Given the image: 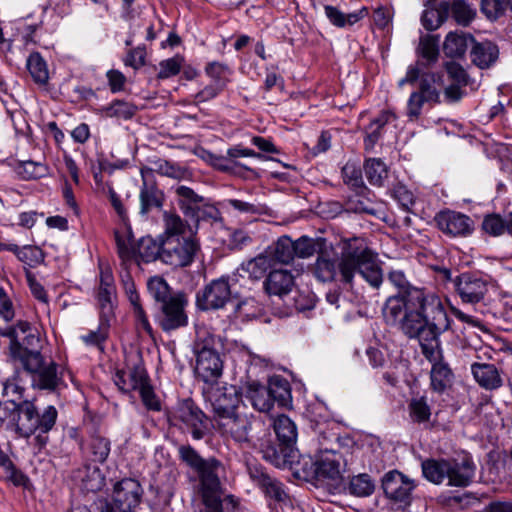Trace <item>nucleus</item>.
I'll list each match as a JSON object with an SVG mask.
<instances>
[{
	"label": "nucleus",
	"mask_w": 512,
	"mask_h": 512,
	"mask_svg": "<svg viewBox=\"0 0 512 512\" xmlns=\"http://www.w3.org/2000/svg\"><path fill=\"white\" fill-rule=\"evenodd\" d=\"M410 303L416 308L406 311L398 326L407 337L418 340L427 360H435L439 356V337L450 327L444 304L437 294L425 290H414Z\"/></svg>",
	"instance_id": "f257e3e1"
},
{
	"label": "nucleus",
	"mask_w": 512,
	"mask_h": 512,
	"mask_svg": "<svg viewBox=\"0 0 512 512\" xmlns=\"http://www.w3.org/2000/svg\"><path fill=\"white\" fill-rule=\"evenodd\" d=\"M312 275L319 282H332L337 274L340 280L352 285L356 274H359L373 288H379L383 281L382 270L377 263L375 254L365 240L353 237L342 241L338 263L328 255H318L310 267Z\"/></svg>",
	"instance_id": "f03ea898"
},
{
	"label": "nucleus",
	"mask_w": 512,
	"mask_h": 512,
	"mask_svg": "<svg viewBox=\"0 0 512 512\" xmlns=\"http://www.w3.org/2000/svg\"><path fill=\"white\" fill-rule=\"evenodd\" d=\"M178 457L193 469L199 479L198 492L206 507V512H223V501L236 507L237 500L233 495L223 498L224 491L220 474L224 472L223 464L215 457L204 459L191 445H180Z\"/></svg>",
	"instance_id": "7ed1b4c3"
},
{
	"label": "nucleus",
	"mask_w": 512,
	"mask_h": 512,
	"mask_svg": "<svg viewBox=\"0 0 512 512\" xmlns=\"http://www.w3.org/2000/svg\"><path fill=\"white\" fill-rule=\"evenodd\" d=\"M9 337V361L14 365H20L26 372L39 370L43 364V356L40 352L37 330L28 322L19 321L12 327Z\"/></svg>",
	"instance_id": "20e7f679"
},
{
	"label": "nucleus",
	"mask_w": 512,
	"mask_h": 512,
	"mask_svg": "<svg viewBox=\"0 0 512 512\" xmlns=\"http://www.w3.org/2000/svg\"><path fill=\"white\" fill-rule=\"evenodd\" d=\"M57 416V409L52 405L44 408L42 412H38L33 402L24 401L17 409L12 410L11 417L19 436L28 438L38 432L36 440L41 445H45L48 438L44 434L54 427Z\"/></svg>",
	"instance_id": "39448f33"
},
{
	"label": "nucleus",
	"mask_w": 512,
	"mask_h": 512,
	"mask_svg": "<svg viewBox=\"0 0 512 512\" xmlns=\"http://www.w3.org/2000/svg\"><path fill=\"white\" fill-rule=\"evenodd\" d=\"M219 340L205 327L196 331L194 351L196 353V374L206 383L216 382L222 375L223 361L218 352Z\"/></svg>",
	"instance_id": "423d86ee"
},
{
	"label": "nucleus",
	"mask_w": 512,
	"mask_h": 512,
	"mask_svg": "<svg viewBox=\"0 0 512 512\" xmlns=\"http://www.w3.org/2000/svg\"><path fill=\"white\" fill-rule=\"evenodd\" d=\"M115 242L121 266L125 270L129 269L133 264L140 265L142 262L150 263L156 259L161 260L162 243H157L150 236L142 237L137 244H134L129 231H117L115 232Z\"/></svg>",
	"instance_id": "0eeeda50"
},
{
	"label": "nucleus",
	"mask_w": 512,
	"mask_h": 512,
	"mask_svg": "<svg viewBox=\"0 0 512 512\" xmlns=\"http://www.w3.org/2000/svg\"><path fill=\"white\" fill-rule=\"evenodd\" d=\"M199 248L198 242L191 236L165 237L162 240L161 261L176 268L189 266Z\"/></svg>",
	"instance_id": "6e6552de"
},
{
	"label": "nucleus",
	"mask_w": 512,
	"mask_h": 512,
	"mask_svg": "<svg viewBox=\"0 0 512 512\" xmlns=\"http://www.w3.org/2000/svg\"><path fill=\"white\" fill-rule=\"evenodd\" d=\"M418 60L409 65L406 74L398 82L401 88L405 84H414L420 77L421 71L430 68L439 58V38L433 35H422L416 48Z\"/></svg>",
	"instance_id": "1a4fd4ad"
},
{
	"label": "nucleus",
	"mask_w": 512,
	"mask_h": 512,
	"mask_svg": "<svg viewBox=\"0 0 512 512\" xmlns=\"http://www.w3.org/2000/svg\"><path fill=\"white\" fill-rule=\"evenodd\" d=\"M172 421L181 423L190 431L193 439H202L207 432V417L191 399L178 403L172 415Z\"/></svg>",
	"instance_id": "9d476101"
},
{
	"label": "nucleus",
	"mask_w": 512,
	"mask_h": 512,
	"mask_svg": "<svg viewBox=\"0 0 512 512\" xmlns=\"http://www.w3.org/2000/svg\"><path fill=\"white\" fill-rule=\"evenodd\" d=\"M231 299L229 277L222 276L212 280L196 294V306L202 311L218 310L225 307Z\"/></svg>",
	"instance_id": "9b49d317"
},
{
	"label": "nucleus",
	"mask_w": 512,
	"mask_h": 512,
	"mask_svg": "<svg viewBox=\"0 0 512 512\" xmlns=\"http://www.w3.org/2000/svg\"><path fill=\"white\" fill-rule=\"evenodd\" d=\"M187 304L183 293H175L170 301L160 305L156 321L163 331L171 332L188 325Z\"/></svg>",
	"instance_id": "f8f14e48"
},
{
	"label": "nucleus",
	"mask_w": 512,
	"mask_h": 512,
	"mask_svg": "<svg viewBox=\"0 0 512 512\" xmlns=\"http://www.w3.org/2000/svg\"><path fill=\"white\" fill-rule=\"evenodd\" d=\"M453 285L463 303L477 304L484 300L489 291L488 279L471 272H464L455 277Z\"/></svg>",
	"instance_id": "ddd939ff"
},
{
	"label": "nucleus",
	"mask_w": 512,
	"mask_h": 512,
	"mask_svg": "<svg viewBox=\"0 0 512 512\" xmlns=\"http://www.w3.org/2000/svg\"><path fill=\"white\" fill-rule=\"evenodd\" d=\"M248 473L253 483L264 493L265 497L269 500V505L285 504L288 502L289 497L284 490V485L279 480L271 477L259 465H249Z\"/></svg>",
	"instance_id": "4468645a"
},
{
	"label": "nucleus",
	"mask_w": 512,
	"mask_h": 512,
	"mask_svg": "<svg viewBox=\"0 0 512 512\" xmlns=\"http://www.w3.org/2000/svg\"><path fill=\"white\" fill-rule=\"evenodd\" d=\"M438 229L450 237H466L473 232V220L460 212L445 210L434 217Z\"/></svg>",
	"instance_id": "2eb2a0df"
},
{
	"label": "nucleus",
	"mask_w": 512,
	"mask_h": 512,
	"mask_svg": "<svg viewBox=\"0 0 512 512\" xmlns=\"http://www.w3.org/2000/svg\"><path fill=\"white\" fill-rule=\"evenodd\" d=\"M143 488L134 478H124L113 486L112 500L122 512L135 508L140 504Z\"/></svg>",
	"instance_id": "dca6fc26"
},
{
	"label": "nucleus",
	"mask_w": 512,
	"mask_h": 512,
	"mask_svg": "<svg viewBox=\"0 0 512 512\" xmlns=\"http://www.w3.org/2000/svg\"><path fill=\"white\" fill-rule=\"evenodd\" d=\"M216 425L223 436L230 437L239 443L249 441L251 421L244 414L236 412L224 416L216 421Z\"/></svg>",
	"instance_id": "f3484780"
},
{
	"label": "nucleus",
	"mask_w": 512,
	"mask_h": 512,
	"mask_svg": "<svg viewBox=\"0 0 512 512\" xmlns=\"http://www.w3.org/2000/svg\"><path fill=\"white\" fill-rule=\"evenodd\" d=\"M215 421L238 412L239 398L234 387H217L208 393Z\"/></svg>",
	"instance_id": "a211bd4d"
},
{
	"label": "nucleus",
	"mask_w": 512,
	"mask_h": 512,
	"mask_svg": "<svg viewBox=\"0 0 512 512\" xmlns=\"http://www.w3.org/2000/svg\"><path fill=\"white\" fill-rule=\"evenodd\" d=\"M342 455L333 450L321 451L315 461V476L319 481L336 482L341 478Z\"/></svg>",
	"instance_id": "6ab92c4d"
},
{
	"label": "nucleus",
	"mask_w": 512,
	"mask_h": 512,
	"mask_svg": "<svg viewBox=\"0 0 512 512\" xmlns=\"http://www.w3.org/2000/svg\"><path fill=\"white\" fill-rule=\"evenodd\" d=\"M382 488L388 498L403 502L409 499L414 484L402 473L390 471L383 477Z\"/></svg>",
	"instance_id": "aec40b11"
},
{
	"label": "nucleus",
	"mask_w": 512,
	"mask_h": 512,
	"mask_svg": "<svg viewBox=\"0 0 512 512\" xmlns=\"http://www.w3.org/2000/svg\"><path fill=\"white\" fill-rule=\"evenodd\" d=\"M447 476L448 485L455 487L468 486L475 474V464L472 460L465 458L461 462L448 460Z\"/></svg>",
	"instance_id": "412c9836"
},
{
	"label": "nucleus",
	"mask_w": 512,
	"mask_h": 512,
	"mask_svg": "<svg viewBox=\"0 0 512 512\" xmlns=\"http://www.w3.org/2000/svg\"><path fill=\"white\" fill-rule=\"evenodd\" d=\"M152 169H142L141 176L143 185L140 189V213L146 215L151 209L162 206L163 195L161 191L152 182L148 181V176Z\"/></svg>",
	"instance_id": "4be33fe9"
},
{
	"label": "nucleus",
	"mask_w": 512,
	"mask_h": 512,
	"mask_svg": "<svg viewBox=\"0 0 512 512\" xmlns=\"http://www.w3.org/2000/svg\"><path fill=\"white\" fill-rule=\"evenodd\" d=\"M294 276L288 270L275 269L270 271L264 281V289L269 295L283 297L292 291Z\"/></svg>",
	"instance_id": "5701e85b"
},
{
	"label": "nucleus",
	"mask_w": 512,
	"mask_h": 512,
	"mask_svg": "<svg viewBox=\"0 0 512 512\" xmlns=\"http://www.w3.org/2000/svg\"><path fill=\"white\" fill-rule=\"evenodd\" d=\"M471 372L476 382L486 390H496L503 385L501 374L494 364L473 363Z\"/></svg>",
	"instance_id": "b1692460"
},
{
	"label": "nucleus",
	"mask_w": 512,
	"mask_h": 512,
	"mask_svg": "<svg viewBox=\"0 0 512 512\" xmlns=\"http://www.w3.org/2000/svg\"><path fill=\"white\" fill-rule=\"evenodd\" d=\"M148 380L146 369L141 365H135L127 372L117 371L114 378L115 384L124 392L139 390Z\"/></svg>",
	"instance_id": "393cba45"
},
{
	"label": "nucleus",
	"mask_w": 512,
	"mask_h": 512,
	"mask_svg": "<svg viewBox=\"0 0 512 512\" xmlns=\"http://www.w3.org/2000/svg\"><path fill=\"white\" fill-rule=\"evenodd\" d=\"M244 397L251 403L254 409L260 412H268L271 409V399L268 387L258 381H248L242 388Z\"/></svg>",
	"instance_id": "a878e982"
},
{
	"label": "nucleus",
	"mask_w": 512,
	"mask_h": 512,
	"mask_svg": "<svg viewBox=\"0 0 512 512\" xmlns=\"http://www.w3.org/2000/svg\"><path fill=\"white\" fill-rule=\"evenodd\" d=\"M24 388L20 384V373L15 371L13 376L3 382L2 396L5 398L2 407L9 408V418L12 416V410L17 409L23 400Z\"/></svg>",
	"instance_id": "bb28decb"
},
{
	"label": "nucleus",
	"mask_w": 512,
	"mask_h": 512,
	"mask_svg": "<svg viewBox=\"0 0 512 512\" xmlns=\"http://www.w3.org/2000/svg\"><path fill=\"white\" fill-rule=\"evenodd\" d=\"M409 300V297L404 295H395L387 299L383 314L389 324L398 325L406 311L416 308V304H411Z\"/></svg>",
	"instance_id": "cd10ccee"
},
{
	"label": "nucleus",
	"mask_w": 512,
	"mask_h": 512,
	"mask_svg": "<svg viewBox=\"0 0 512 512\" xmlns=\"http://www.w3.org/2000/svg\"><path fill=\"white\" fill-rule=\"evenodd\" d=\"M498 47L490 42H475L471 48V61L481 69L489 68L498 59Z\"/></svg>",
	"instance_id": "c85d7f7f"
},
{
	"label": "nucleus",
	"mask_w": 512,
	"mask_h": 512,
	"mask_svg": "<svg viewBox=\"0 0 512 512\" xmlns=\"http://www.w3.org/2000/svg\"><path fill=\"white\" fill-rule=\"evenodd\" d=\"M418 79H420L419 90L416 92L421 93L429 102L439 103L440 91L444 84L443 75L440 73H429L422 70Z\"/></svg>",
	"instance_id": "c756f323"
},
{
	"label": "nucleus",
	"mask_w": 512,
	"mask_h": 512,
	"mask_svg": "<svg viewBox=\"0 0 512 512\" xmlns=\"http://www.w3.org/2000/svg\"><path fill=\"white\" fill-rule=\"evenodd\" d=\"M475 40L472 35L464 32H449L443 44V51L447 57H462Z\"/></svg>",
	"instance_id": "7c9ffc66"
},
{
	"label": "nucleus",
	"mask_w": 512,
	"mask_h": 512,
	"mask_svg": "<svg viewBox=\"0 0 512 512\" xmlns=\"http://www.w3.org/2000/svg\"><path fill=\"white\" fill-rule=\"evenodd\" d=\"M264 251L270 257L272 264L275 262L289 264L295 257L293 240L287 235L279 237L277 241L269 245Z\"/></svg>",
	"instance_id": "2f4dec72"
},
{
	"label": "nucleus",
	"mask_w": 512,
	"mask_h": 512,
	"mask_svg": "<svg viewBox=\"0 0 512 512\" xmlns=\"http://www.w3.org/2000/svg\"><path fill=\"white\" fill-rule=\"evenodd\" d=\"M482 229L493 237L512 235V210L503 216L496 213L486 215L482 222Z\"/></svg>",
	"instance_id": "473e14b6"
},
{
	"label": "nucleus",
	"mask_w": 512,
	"mask_h": 512,
	"mask_svg": "<svg viewBox=\"0 0 512 512\" xmlns=\"http://www.w3.org/2000/svg\"><path fill=\"white\" fill-rule=\"evenodd\" d=\"M73 478L81 483L83 489L91 492L100 490L104 482L100 468L92 464H85L82 468L74 471Z\"/></svg>",
	"instance_id": "72a5a7b5"
},
{
	"label": "nucleus",
	"mask_w": 512,
	"mask_h": 512,
	"mask_svg": "<svg viewBox=\"0 0 512 512\" xmlns=\"http://www.w3.org/2000/svg\"><path fill=\"white\" fill-rule=\"evenodd\" d=\"M428 361L432 363L431 386L434 391L442 392L451 382L452 372L449 366L442 361L441 342L439 343V356L435 360Z\"/></svg>",
	"instance_id": "f704fd0d"
},
{
	"label": "nucleus",
	"mask_w": 512,
	"mask_h": 512,
	"mask_svg": "<svg viewBox=\"0 0 512 512\" xmlns=\"http://www.w3.org/2000/svg\"><path fill=\"white\" fill-rule=\"evenodd\" d=\"M137 112V107L125 100L116 99L105 106H101L96 113L106 118H117L123 120L131 119Z\"/></svg>",
	"instance_id": "c9c22d12"
},
{
	"label": "nucleus",
	"mask_w": 512,
	"mask_h": 512,
	"mask_svg": "<svg viewBox=\"0 0 512 512\" xmlns=\"http://www.w3.org/2000/svg\"><path fill=\"white\" fill-rule=\"evenodd\" d=\"M275 434L282 446L292 448L297 440V427L286 415H279L273 423Z\"/></svg>",
	"instance_id": "e433bc0d"
},
{
	"label": "nucleus",
	"mask_w": 512,
	"mask_h": 512,
	"mask_svg": "<svg viewBox=\"0 0 512 512\" xmlns=\"http://www.w3.org/2000/svg\"><path fill=\"white\" fill-rule=\"evenodd\" d=\"M395 119V115L389 111H382L370 124L366 127V137L364 144L366 149H373L375 144L382 136L383 127L391 120Z\"/></svg>",
	"instance_id": "4c0bfd02"
},
{
	"label": "nucleus",
	"mask_w": 512,
	"mask_h": 512,
	"mask_svg": "<svg viewBox=\"0 0 512 512\" xmlns=\"http://www.w3.org/2000/svg\"><path fill=\"white\" fill-rule=\"evenodd\" d=\"M30 374H37V386L40 389L55 390L62 382V374L57 371V365L50 362L47 366L44 363L39 367V370L29 372Z\"/></svg>",
	"instance_id": "58836bf2"
},
{
	"label": "nucleus",
	"mask_w": 512,
	"mask_h": 512,
	"mask_svg": "<svg viewBox=\"0 0 512 512\" xmlns=\"http://www.w3.org/2000/svg\"><path fill=\"white\" fill-rule=\"evenodd\" d=\"M268 391L271 399V408L274 402L280 406H287L292 401L291 388L287 380L280 377H273L269 380Z\"/></svg>",
	"instance_id": "ea45409f"
},
{
	"label": "nucleus",
	"mask_w": 512,
	"mask_h": 512,
	"mask_svg": "<svg viewBox=\"0 0 512 512\" xmlns=\"http://www.w3.org/2000/svg\"><path fill=\"white\" fill-rule=\"evenodd\" d=\"M324 10L331 24L340 28L354 25L367 14L365 8L349 14H344L337 7L331 5H326Z\"/></svg>",
	"instance_id": "a19ab883"
},
{
	"label": "nucleus",
	"mask_w": 512,
	"mask_h": 512,
	"mask_svg": "<svg viewBox=\"0 0 512 512\" xmlns=\"http://www.w3.org/2000/svg\"><path fill=\"white\" fill-rule=\"evenodd\" d=\"M423 476L434 484H441L447 476L448 460L426 459L421 464Z\"/></svg>",
	"instance_id": "79ce46f5"
},
{
	"label": "nucleus",
	"mask_w": 512,
	"mask_h": 512,
	"mask_svg": "<svg viewBox=\"0 0 512 512\" xmlns=\"http://www.w3.org/2000/svg\"><path fill=\"white\" fill-rule=\"evenodd\" d=\"M364 171L368 182L373 186H383L388 177V168L379 158L367 159L364 164Z\"/></svg>",
	"instance_id": "37998d69"
},
{
	"label": "nucleus",
	"mask_w": 512,
	"mask_h": 512,
	"mask_svg": "<svg viewBox=\"0 0 512 512\" xmlns=\"http://www.w3.org/2000/svg\"><path fill=\"white\" fill-rule=\"evenodd\" d=\"M272 265L270 257L263 251L256 257L243 263L242 269L248 273L250 278L259 280Z\"/></svg>",
	"instance_id": "c03bdc74"
},
{
	"label": "nucleus",
	"mask_w": 512,
	"mask_h": 512,
	"mask_svg": "<svg viewBox=\"0 0 512 512\" xmlns=\"http://www.w3.org/2000/svg\"><path fill=\"white\" fill-rule=\"evenodd\" d=\"M110 450L111 442L109 439L100 435L92 436L88 445V453L94 463H104L110 454Z\"/></svg>",
	"instance_id": "a18cd8bd"
},
{
	"label": "nucleus",
	"mask_w": 512,
	"mask_h": 512,
	"mask_svg": "<svg viewBox=\"0 0 512 512\" xmlns=\"http://www.w3.org/2000/svg\"><path fill=\"white\" fill-rule=\"evenodd\" d=\"M26 64L30 75L36 83L45 85L48 82L49 72L47 65L39 53L30 54Z\"/></svg>",
	"instance_id": "49530a36"
},
{
	"label": "nucleus",
	"mask_w": 512,
	"mask_h": 512,
	"mask_svg": "<svg viewBox=\"0 0 512 512\" xmlns=\"http://www.w3.org/2000/svg\"><path fill=\"white\" fill-rule=\"evenodd\" d=\"M205 73L211 79V83L225 89L230 82L231 69L220 62H209L205 67Z\"/></svg>",
	"instance_id": "de8ad7c7"
},
{
	"label": "nucleus",
	"mask_w": 512,
	"mask_h": 512,
	"mask_svg": "<svg viewBox=\"0 0 512 512\" xmlns=\"http://www.w3.org/2000/svg\"><path fill=\"white\" fill-rule=\"evenodd\" d=\"M180 208L186 215H190L196 207L204 202V198L196 194L191 188L181 185L176 188Z\"/></svg>",
	"instance_id": "09e8293b"
},
{
	"label": "nucleus",
	"mask_w": 512,
	"mask_h": 512,
	"mask_svg": "<svg viewBox=\"0 0 512 512\" xmlns=\"http://www.w3.org/2000/svg\"><path fill=\"white\" fill-rule=\"evenodd\" d=\"M15 172L23 180H35L46 176L48 168L40 162L23 161L16 165Z\"/></svg>",
	"instance_id": "8fccbe9b"
},
{
	"label": "nucleus",
	"mask_w": 512,
	"mask_h": 512,
	"mask_svg": "<svg viewBox=\"0 0 512 512\" xmlns=\"http://www.w3.org/2000/svg\"><path fill=\"white\" fill-rule=\"evenodd\" d=\"M109 322L100 320L96 330H89L86 334L80 336V340L87 347H95L103 350V344L108 338Z\"/></svg>",
	"instance_id": "3c124183"
},
{
	"label": "nucleus",
	"mask_w": 512,
	"mask_h": 512,
	"mask_svg": "<svg viewBox=\"0 0 512 512\" xmlns=\"http://www.w3.org/2000/svg\"><path fill=\"white\" fill-rule=\"evenodd\" d=\"M453 19L462 26H468L476 16V10L464 0H453L450 5Z\"/></svg>",
	"instance_id": "603ef678"
},
{
	"label": "nucleus",
	"mask_w": 512,
	"mask_h": 512,
	"mask_svg": "<svg viewBox=\"0 0 512 512\" xmlns=\"http://www.w3.org/2000/svg\"><path fill=\"white\" fill-rule=\"evenodd\" d=\"M116 298V292L109 290H98L96 299L100 314V320L110 323V320L114 316V302Z\"/></svg>",
	"instance_id": "864d4df0"
},
{
	"label": "nucleus",
	"mask_w": 512,
	"mask_h": 512,
	"mask_svg": "<svg viewBox=\"0 0 512 512\" xmlns=\"http://www.w3.org/2000/svg\"><path fill=\"white\" fill-rule=\"evenodd\" d=\"M148 291L160 305L174 297L167 282L159 276L152 277L147 283Z\"/></svg>",
	"instance_id": "5fc2aeb1"
},
{
	"label": "nucleus",
	"mask_w": 512,
	"mask_h": 512,
	"mask_svg": "<svg viewBox=\"0 0 512 512\" xmlns=\"http://www.w3.org/2000/svg\"><path fill=\"white\" fill-rule=\"evenodd\" d=\"M375 488L374 482L368 474H359L351 478L348 491L357 497H366L373 493Z\"/></svg>",
	"instance_id": "6e6d98bb"
},
{
	"label": "nucleus",
	"mask_w": 512,
	"mask_h": 512,
	"mask_svg": "<svg viewBox=\"0 0 512 512\" xmlns=\"http://www.w3.org/2000/svg\"><path fill=\"white\" fill-rule=\"evenodd\" d=\"M163 221L165 237H186L184 234L187 229V224L179 215L166 211L163 214Z\"/></svg>",
	"instance_id": "4d7b16f0"
},
{
	"label": "nucleus",
	"mask_w": 512,
	"mask_h": 512,
	"mask_svg": "<svg viewBox=\"0 0 512 512\" xmlns=\"http://www.w3.org/2000/svg\"><path fill=\"white\" fill-rule=\"evenodd\" d=\"M320 240L321 239H313L308 236H301L296 241H293L295 256L302 259L313 256L321 246Z\"/></svg>",
	"instance_id": "13d9d810"
},
{
	"label": "nucleus",
	"mask_w": 512,
	"mask_h": 512,
	"mask_svg": "<svg viewBox=\"0 0 512 512\" xmlns=\"http://www.w3.org/2000/svg\"><path fill=\"white\" fill-rule=\"evenodd\" d=\"M127 298L132 306L133 315L137 323V326L142 328L148 334H152V326L148 320L144 308L142 307L139 293L137 292L132 295H129L127 296Z\"/></svg>",
	"instance_id": "bf43d9fd"
},
{
	"label": "nucleus",
	"mask_w": 512,
	"mask_h": 512,
	"mask_svg": "<svg viewBox=\"0 0 512 512\" xmlns=\"http://www.w3.org/2000/svg\"><path fill=\"white\" fill-rule=\"evenodd\" d=\"M389 282L398 290V295H404L411 300V294L414 290H421L412 286L401 270H392L388 274Z\"/></svg>",
	"instance_id": "052dcab7"
},
{
	"label": "nucleus",
	"mask_w": 512,
	"mask_h": 512,
	"mask_svg": "<svg viewBox=\"0 0 512 512\" xmlns=\"http://www.w3.org/2000/svg\"><path fill=\"white\" fill-rule=\"evenodd\" d=\"M184 64V58L180 55L162 60L159 63L158 79H168L177 75Z\"/></svg>",
	"instance_id": "680f3d73"
},
{
	"label": "nucleus",
	"mask_w": 512,
	"mask_h": 512,
	"mask_svg": "<svg viewBox=\"0 0 512 512\" xmlns=\"http://www.w3.org/2000/svg\"><path fill=\"white\" fill-rule=\"evenodd\" d=\"M154 166L155 172L170 178L182 179L187 175V170L184 167L167 160L160 159L154 162Z\"/></svg>",
	"instance_id": "e2e57ef3"
},
{
	"label": "nucleus",
	"mask_w": 512,
	"mask_h": 512,
	"mask_svg": "<svg viewBox=\"0 0 512 512\" xmlns=\"http://www.w3.org/2000/svg\"><path fill=\"white\" fill-rule=\"evenodd\" d=\"M342 177L345 184L354 189L364 187L361 168L353 162H347L342 168Z\"/></svg>",
	"instance_id": "0e129e2a"
},
{
	"label": "nucleus",
	"mask_w": 512,
	"mask_h": 512,
	"mask_svg": "<svg viewBox=\"0 0 512 512\" xmlns=\"http://www.w3.org/2000/svg\"><path fill=\"white\" fill-rule=\"evenodd\" d=\"M0 468H2L4 477L13 482L15 485H24L26 482L25 475L18 470L13 462L4 454H0Z\"/></svg>",
	"instance_id": "69168bd1"
},
{
	"label": "nucleus",
	"mask_w": 512,
	"mask_h": 512,
	"mask_svg": "<svg viewBox=\"0 0 512 512\" xmlns=\"http://www.w3.org/2000/svg\"><path fill=\"white\" fill-rule=\"evenodd\" d=\"M409 412L412 420L418 423L428 421L431 415L430 407L423 397L411 400Z\"/></svg>",
	"instance_id": "338daca9"
},
{
	"label": "nucleus",
	"mask_w": 512,
	"mask_h": 512,
	"mask_svg": "<svg viewBox=\"0 0 512 512\" xmlns=\"http://www.w3.org/2000/svg\"><path fill=\"white\" fill-rule=\"evenodd\" d=\"M202 158L222 172H231L235 166L244 167L242 164L229 160L227 156L216 155L209 151H203Z\"/></svg>",
	"instance_id": "774afa93"
}]
</instances>
